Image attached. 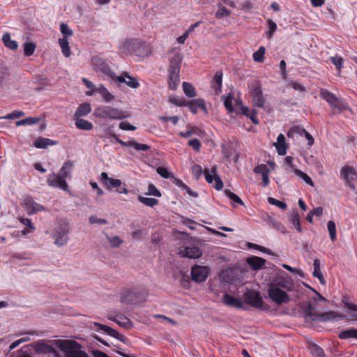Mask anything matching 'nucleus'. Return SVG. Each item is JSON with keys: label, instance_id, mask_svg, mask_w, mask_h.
Instances as JSON below:
<instances>
[{"label": "nucleus", "instance_id": "4d7b16f0", "mask_svg": "<svg viewBox=\"0 0 357 357\" xmlns=\"http://www.w3.org/2000/svg\"><path fill=\"white\" fill-rule=\"evenodd\" d=\"M311 353L317 357H324V351L322 348L315 344L311 347Z\"/></svg>", "mask_w": 357, "mask_h": 357}, {"label": "nucleus", "instance_id": "7ed1b4c3", "mask_svg": "<svg viewBox=\"0 0 357 357\" xmlns=\"http://www.w3.org/2000/svg\"><path fill=\"white\" fill-rule=\"evenodd\" d=\"M181 61V59L178 55L174 56L170 61L168 69V84L169 88L172 90H176L180 83Z\"/></svg>", "mask_w": 357, "mask_h": 357}, {"label": "nucleus", "instance_id": "338daca9", "mask_svg": "<svg viewBox=\"0 0 357 357\" xmlns=\"http://www.w3.org/2000/svg\"><path fill=\"white\" fill-rule=\"evenodd\" d=\"M188 145L191 146L195 151L199 152L201 148V143L197 139H192L188 142Z\"/></svg>", "mask_w": 357, "mask_h": 357}, {"label": "nucleus", "instance_id": "a18cd8bd", "mask_svg": "<svg viewBox=\"0 0 357 357\" xmlns=\"http://www.w3.org/2000/svg\"><path fill=\"white\" fill-rule=\"evenodd\" d=\"M264 220L267 221L271 225H272L274 228L277 229L278 230H281V228L282 227V224L276 220L275 218H272L270 215L266 213L265 216L264 217Z\"/></svg>", "mask_w": 357, "mask_h": 357}, {"label": "nucleus", "instance_id": "5fc2aeb1", "mask_svg": "<svg viewBox=\"0 0 357 357\" xmlns=\"http://www.w3.org/2000/svg\"><path fill=\"white\" fill-rule=\"evenodd\" d=\"M268 202L270 204L275 205L282 210H285L287 207L285 202L278 200L273 197H268Z\"/></svg>", "mask_w": 357, "mask_h": 357}, {"label": "nucleus", "instance_id": "6ab92c4d", "mask_svg": "<svg viewBox=\"0 0 357 357\" xmlns=\"http://www.w3.org/2000/svg\"><path fill=\"white\" fill-rule=\"evenodd\" d=\"M100 176L102 184L108 189L118 188L122 185L120 179L109 178L106 172H102Z\"/></svg>", "mask_w": 357, "mask_h": 357}, {"label": "nucleus", "instance_id": "0e129e2a", "mask_svg": "<svg viewBox=\"0 0 357 357\" xmlns=\"http://www.w3.org/2000/svg\"><path fill=\"white\" fill-rule=\"evenodd\" d=\"M108 241L112 247H119L122 243V240L117 236L113 237L107 236Z\"/></svg>", "mask_w": 357, "mask_h": 357}, {"label": "nucleus", "instance_id": "c9c22d12", "mask_svg": "<svg viewBox=\"0 0 357 357\" xmlns=\"http://www.w3.org/2000/svg\"><path fill=\"white\" fill-rule=\"evenodd\" d=\"M2 40L5 46L9 48L10 50H14L17 48V43L15 40H13L11 39L10 35L9 33H6L3 34Z\"/></svg>", "mask_w": 357, "mask_h": 357}, {"label": "nucleus", "instance_id": "393cba45", "mask_svg": "<svg viewBox=\"0 0 357 357\" xmlns=\"http://www.w3.org/2000/svg\"><path fill=\"white\" fill-rule=\"evenodd\" d=\"M222 72L217 71L211 81V87L214 90L215 94H220L222 91Z\"/></svg>", "mask_w": 357, "mask_h": 357}, {"label": "nucleus", "instance_id": "69168bd1", "mask_svg": "<svg viewBox=\"0 0 357 357\" xmlns=\"http://www.w3.org/2000/svg\"><path fill=\"white\" fill-rule=\"evenodd\" d=\"M170 101L172 104H174L176 106H178V107L188 106V102H189L185 99H181L178 98H174L171 99Z\"/></svg>", "mask_w": 357, "mask_h": 357}, {"label": "nucleus", "instance_id": "6e6552de", "mask_svg": "<svg viewBox=\"0 0 357 357\" xmlns=\"http://www.w3.org/2000/svg\"><path fill=\"white\" fill-rule=\"evenodd\" d=\"M132 54L138 57H144L150 54L147 44L138 39H132Z\"/></svg>", "mask_w": 357, "mask_h": 357}, {"label": "nucleus", "instance_id": "bf43d9fd", "mask_svg": "<svg viewBox=\"0 0 357 357\" xmlns=\"http://www.w3.org/2000/svg\"><path fill=\"white\" fill-rule=\"evenodd\" d=\"M60 31L63 35V37H68L73 35V31L65 23H61L60 24Z\"/></svg>", "mask_w": 357, "mask_h": 357}, {"label": "nucleus", "instance_id": "aec40b11", "mask_svg": "<svg viewBox=\"0 0 357 357\" xmlns=\"http://www.w3.org/2000/svg\"><path fill=\"white\" fill-rule=\"evenodd\" d=\"M251 96L252 97V101L255 105L260 108L264 107L265 99L260 87L255 86L251 91Z\"/></svg>", "mask_w": 357, "mask_h": 357}, {"label": "nucleus", "instance_id": "680f3d73", "mask_svg": "<svg viewBox=\"0 0 357 357\" xmlns=\"http://www.w3.org/2000/svg\"><path fill=\"white\" fill-rule=\"evenodd\" d=\"M284 163L287 165L286 169L289 172H294V169H298L297 168L294 167L293 164V158L291 156H287L284 158Z\"/></svg>", "mask_w": 357, "mask_h": 357}, {"label": "nucleus", "instance_id": "473e14b6", "mask_svg": "<svg viewBox=\"0 0 357 357\" xmlns=\"http://www.w3.org/2000/svg\"><path fill=\"white\" fill-rule=\"evenodd\" d=\"M59 44L61 49V52L66 57H69L70 56V50L69 47V43L67 37H63L59 39Z\"/></svg>", "mask_w": 357, "mask_h": 357}, {"label": "nucleus", "instance_id": "de8ad7c7", "mask_svg": "<svg viewBox=\"0 0 357 357\" xmlns=\"http://www.w3.org/2000/svg\"><path fill=\"white\" fill-rule=\"evenodd\" d=\"M138 200L145 204L146 206L153 207L154 206L157 205L158 203V200L155 198H149V197H144L142 196L138 197Z\"/></svg>", "mask_w": 357, "mask_h": 357}, {"label": "nucleus", "instance_id": "e2e57ef3", "mask_svg": "<svg viewBox=\"0 0 357 357\" xmlns=\"http://www.w3.org/2000/svg\"><path fill=\"white\" fill-rule=\"evenodd\" d=\"M146 194L149 195H153L158 197L161 196V193L153 184L149 185L148 192Z\"/></svg>", "mask_w": 357, "mask_h": 357}, {"label": "nucleus", "instance_id": "b1692460", "mask_svg": "<svg viewBox=\"0 0 357 357\" xmlns=\"http://www.w3.org/2000/svg\"><path fill=\"white\" fill-rule=\"evenodd\" d=\"M266 261V259L257 256H252L247 259V263L255 271L262 268Z\"/></svg>", "mask_w": 357, "mask_h": 357}, {"label": "nucleus", "instance_id": "2f4dec72", "mask_svg": "<svg viewBox=\"0 0 357 357\" xmlns=\"http://www.w3.org/2000/svg\"><path fill=\"white\" fill-rule=\"evenodd\" d=\"M320 260L319 259H315L313 261V276L314 278H318V280H319L320 283L322 284H324L326 281H325V279L324 278V275L321 271V269H320Z\"/></svg>", "mask_w": 357, "mask_h": 357}, {"label": "nucleus", "instance_id": "c03bdc74", "mask_svg": "<svg viewBox=\"0 0 357 357\" xmlns=\"http://www.w3.org/2000/svg\"><path fill=\"white\" fill-rule=\"evenodd\" d=\"M116 323L119 326L123 327L125 328H129L132 326L131 321L128 318L121 315L118 316V319Z\"/></svg>", "mask_w": 357, "mask_h": 357}, {"label": "nucleus", "instance_id": "6e6d98bb", "mask_svg": "<svg viewBox=\"0 0 357 357\" xmlns=\"http://www.w3.org/2000/svg\"><path fill=\"white\" fill-rule=\"evenodd\" d=\"M200 132H201L200 130H199L197 128H194L187 130L186 132H180L179 135L184 138H188L193 135H199Z\"/></svg>", "mask_w": 357, "mask_h": 357}, {"label": "nucleus", "instance_id": "052dcab7", "mask_svg": "<svg viewBox=\"0 0 357 357\" xmlns=\"http://www.w3.org/2000/svg\"><path fill=\"white\" fill-rule=\"evenodd\" d=\"M299 135L301 136H304L307 140V144L311 146L314 144V138L313 137L307 132L305 129H299Z\"/></svg>", "mask_w": 357, "mask_h": 357}, {"label": "nucleus", "instance_id": "774afa93", "mask_svg": "<svg viewBox=\"0 0 357 357\" xmlns=\"http://www.w3.org/2000/svg\"><path fill=\"white\" fill-rule=\"evenodd\" d=\"M89 221L90 224H107V220L104 218H99L96 216L91 215L89 218Z\"/></svg>", "mask_w": 357, "mask_h": 357}, {"label": "nucleus", "instance_id": "864d4df0", "mask_svg": "<svg viewBox=\"0 0 357 357\" xmlns=\"http://www.w3.org/2000/svg\"><path fill=\"white\" fill-rule=\"evenodd\" d=\"M327 228L331 239L334 241L336 239V227L335 222L332 220L328 221L327 223Z\"/></svg>", "mask_w": 357, "mask_h": 357}, {"label": "nucleus", "instance_id": "603ef678", "mask_svg": "<svg viewBox=\"0 0 357 357\" xmlns=\"http://www.w3.org/2000/svg\"><path fill=\"white\" fill-rule=\"evenodd\" d=\"M331 63L335 66L337 70H340L343 68L344 59L340 56L336 55L330 58Z\"/></svg>", "mask_w": 357, "mask_h": 357}, {"label": "nucleus", "instance_id": "4be33fe9", "mask_svg": "<svg viewBox=\"0 0 357 357\" xmlns=\"http://www.w3.org/2000/svg\"><path fill=\"white\" fill-rule=\"evenodd\" d=\"M271 285H277L280 289L282 288L288 291H292L294 287L293 281L289 277L279 278Z\"/></svg>", "mask_w": 357, "mask_h": 357}, {"label": "nucleus", "instance_id": "4468645a", "mask_svg": "<svg viewBox=\"0 0 357 357\" xmlns=\"http://www.w3.org/2000/svg\"><path fill=\"white\" fill-rule=\"evenodd\" d=\"M340 178L344 183L354 182L357 178V172L352 167L345 166L340 170Z\"/></svg>", "mask_w": 357, "mask_h": 357}, {"label": "nucleus", "instance_id": "4c0bfd02", "mask_svg": "<svg viewBox=\"0 0 357 357\" xmlns=\"http://www.w3.org/2000/svg\"><path fill=\"white\" fill-rule=\"evenodd\" d=\"M40 119L38 117H28L24 119H22L20 121H17L16 122L17 126H31L33 124H36L40 121Z\"/></svg>", "mask_w": 357, "mask_h": 357}, {"label": "nucleus", "instance_id": "f8f14e48", "mask_svg": "<svg viewBox=\"0 0 357 357\" xmlns=\"http://www.w3.org/2000/svg\"><path fill=\"white\" fill-rule=\"evenodd\" d=\"M111 136L115 139V140L123 146L132 147L137 151H148L150 147L145 144H140L135 141L124 142L119 138L118 135L112 133Z\"/></svg>", "mask_w": 357, "mask_h": 357}, {"label": "nucleus", "instance_id": "c85d7f7f", "mask_svg": "<svg viewBox=\"0 0 357 357\" xmlns=\"http://www.w3.org/2000/svg\"><path fill=\"white\" fill-rule=\"evenodd\" d=\"M56 144L57 142L54 140L42 137H38L33 142L34 146L38 149H45L48 146H53Z\"/></svg>", "mask_w": 357, "mask_h": 357}, {"label": "nucleus", "instance_id": "ddd939ff", "mask_svg": "<svg viewBox=\"0 0 357 357\" xmlns=\"http://www.w3.org/2000/svg\"><path fill=\"white\" fill-rule=\"evenodd\" d=\"M135 291L125 289L121 294V302L126 305H138Z\"/></svg>", "mask_w": 357, "mask_h": 357}, {"label": "nucleus", "instance_id": "2eb2a0df", "mask_svg": "<svg viewBox=\"0 0 357 357\" xmlns=\"http://www.w3.org/2000/svg\"><path fill=\"white\" fill-rule=\"evenodd\" d=\"M245 301L251 305L256 307H261L263 305V300L258 292L249 291L244 296Z\"/></svg>", "mask_w": 357, "mask_h": 357}, {"label": "nucleus", "instance_id": "72a5a7b5", "mask_svg": "<svg viewBox=\"0 0 357 357\" xmlns=\"http://www.w3.org/2000/svg\"><path fill=\"white\" fill-rule=\"evenodd\" d=\"M75 120L76 127L82 130H90L93 128V124L83 119H74Z\"/></svg>", "mask_w": 357, "mask_h": 357}, {"label": "nucleus", "instance_id": "7c9ffc66", "mask_svg": "<svg viewBox=\"0 0 357 357\" xmlns=\"http://www.w3.org/2000/svg\"><path fill=\"white\" fill-rule=\"evenodd\" d=\"M321 98L328 102L331 106L334 107H337V105L336 102H337V97L331 92L326 89H321Z\"/></svg>", "mask_w": 357, "mask_h": 357}, {"label": "nucleus", "instance_id": "a211bd4d", "mask_svg": "<svg viewBox=\"0 0 357 357\" xmlns=\"http://www.w3.org/2000/svg\"><path fill=\"white\" fill-rule=\"evenodd\" d=\"M254 172L257 174H261L262 178V185L266 187L270 183L269 173L270 170L265 164L257 165L254 168Z\"/></svg>", "mask_w": 357, "mask_h": 357}, {"label": "nucleus", "instance_id": "58836bf2", "mask_svg": "<svg viewBox=\"0 0 357 357\" xmlns=\"http://www.w3.org/2000/svg\"><path fill=\"white\" fill-rule=\"evenodd\" d=\"M183 90L184 93L189 98L196 96V92L194 86L188 82H183Z\"/></svg>", "mask_w": 357, "mask_h": 357}, {"label": "nucleus", "instance_id": "49530a36", "mask_svg": "<svg viewBox=\"0 0 357 357\" xmlns=\"http://www.w3.org/2000/svg\"><path fill=\"white\" fill-rule=\"evenodd\" d=\"M215 175H218L216 173L215 167H213L211 171L209 169L204 170V176L206 181L210 184L213 183L214 177L215 176Z\"/></svg>", "mask_w": 357, "mask_h": 357}, {"label": "nucleus", "instance_id": "c756f323", "mask_svg": "<svg viewBox=\"0 0 357 357\" xmlns=\"http://www.w3.org/2000/svg\"><path fill=\"white\" fill-rule=\"evenodd\" d=\"M91 112V105L88 102L82 103L77 108L74 114V119L85 116Z\"/></svg>", "mask_w": 357, "mask_h": 357}, {"label": "nucleus", "instance_id": "cd10ccee", "mask_svg": "<svg viewBox=\"0 0 357 357\" xmlns=\"http://www.w3.org/2000/svg\"><path fill=\"white\" fill-rule=\"evenodd\" d=\"M277 152L280 155H284L287 153V146L285 137L283 134H280L277 137V142L275 144Z\"/></svg>", "mask_w": 357, "mask_h": 357}, {"label": "nucleus", "instance_id": "f257e3e1", "mask_svg": "<svg viewBox=\"0 0 357 357\" xmlns=\"http://www.w3.org/2000/svg\"><path fill=\"white\" fill-rule=\"evenodd\" d=\"M94 115L100 119L111 120H121L130 116L128 112L109 105L99 106L95 109Z\"/></svg>", "mask_w": 357, "mask_h": 357}, {"label": "nucleus", "instance_id": "1a4fd4ad", "mask_svg": "<svg viewBox=\"0 0 357 357\" xmlns=\"http://www.w3.org/2000/svg\"><path fill=\"white\" fill-rule=\"evenodd\" d=\"M47 182L48 185L58 188L65 191L68 190V183L66 180L59 174H51L47 176Z\"/></svg>", "mask_w": 357, "mask_h": 357}, {"label": "nucleus", "instance_id": "ea45409f", "mask_svg": "<svg viewBox=\"0 0 357 357\" xmlns=\"http://www.w3.org/2000/svg\"><path fill=\"white\" fill-rule=\"evenodd\" d=\"M218 10L215 13L216 18L222 19L230 15L231 11L228 10L226 7H225L220 3L218 4Z\"/></svg>", "mask_w": 357, "mask_h": 357}, {"label": "nucleus", "instance_id": "0eeeda50", "mask_svg": "<svg viewBox=\"0 0 357 357\" xmlns=\"http://www.w3.org/2000/svg\"><path fill=\"white\" fill-rule=\"evenodd\" d=\"M313 307L310 303L307 305L305 310V316L310 317L313 321H333L337 317L334 312H328L321 314H317L312 312Z\"/></svg>", "mask_w": 357, "mask_h": 357}, {"label": "nucleus", "instance_id": "a878e982", "mask_svg": "<svg viewBox=\"0 0 357 357\" xmlns=\"http://www.w3.org/2000/svg\"><path fill=\"white\" fill-rule=\"evenodd\" d=\"M96 93H99L105 102H110L114 99V96L102 84L99 85L95 89Z\"/></svg>", "mask_w": 357, "mask_h": 357}, {"label": "nucleus", "instance_id": "412c9836", "mask_svg": "<svg viewBox=\"0 0 357 357\" xmlns=\"http://www.w3.org/2000/svg\"><path fill=\"white\" fill-rule=\"evenodd\" d=\"M222 302L226 305L238 309L242 308L243 306L241 299L235 298L229 294H225L223 295Z\"/></svg>", "mask_w": 357, "mask_h": 357}, {"label": "nucleus", "instance_id": "e433bc0d", "mask_svg": "<svg viewBox=\"0 0 357 357\" xmlns=\"http://www.w3.org/2000/svg\"><path fill=\"white\" fill-rule=\"evenodd\" d=\"M73 164L70 161H66L64 162L63 167L60 169V176H61L65 180L68 178L72 171Z\"/></svg>", "mask_w": 357, "mask_h": 357}, {"label": "nucleus", "instance_id": "9d476101", "mask_svg": "<svg viewBox=\"0 0 357 357\" xmlns=\"http://www.w3.org/2000/svg\"><path fill=\"white\" fill-rule=\"evenodd\" d=\"M208 276V269L205 266L195 265L191 268L192 280L196 282H202L206 280Z\"/></svg>", "mask_w": 357, "mask_h": 357}, {"label": "nucleus", "instance_id": "423d86ee", "mask_svg": "<svg viewBox=\"0 0 357 357\" xmlns=\"http://www.w3.org/2000/svg\"><path fill=\"white\" fill-rule=\"evenodd\" d=\"M268 294L272 301L278 305L290 301L288 294L284 290L277 287V285H271L268 288Z\"/></svg>", "mask_w": 357, "mask_h": 357}, {"label": "nucleus", "instance_id": "bb28decb", "mask_svg": "<svg viewBox=\"0 0 357 357\" xmlns=\"http://www.w3.org/2000/svg\"><path fill=\"white\" fill-rule=\"evenodd\" d=\"M132 39L121 41L119 45L121 54L128 56L132 54Z\"/></svg>", "mask_w": 357, "mask_h": 357}, {"label": "nucleus", "instance_id": "f03ea898", "mask_svg": "<svg viewBox=\"0 0 357 357\" xmlns=\"http://www.w3.org/2000/svg\"><path fill=\"white\" fill-rule=\"evenodd\" d=\"M59 349L64 353L65 357H89L81 349V345L74 340H66V342H59Z\"/></svg>", "mask_w": 357, "mask_h": 357}, {"label": "nucleus", "instance_id": "3c124183", "mask_svg": "<svg viewBox=\"0 0 357 357\" xmlns=\"http://www.w3.org/2000/svg\"><path fill=\"white\" fill-rule=\"evenodd\" d=\"M267 25L268 27V31L266 33V36H267L268 38H272L274 33L277 30V24L272 20L268 19L267 20Z\"/></svg>", "mask_w": 357, "mask_h": 357}, {"label": "nucleus", "instance_id": "09e8293b", "mask_svg": "<svg viewBox=\"0 0 357 357\" xmlns=\"http://www.w3.org/2000/svg\"><path fill=\"white\" fill-rule=\"evenodd\" d=\"M265 48L261 46L259 50L253 54V59L257 62H263L264 60Z\"/></svg>", "mask_w": 357, "mask_h": 357}, {"label": "nucleus", "instance_id": "dca6fc26", "mask_svg": "<svg viewBox=\"0 0 357 357\" xmlns=\"http://www.w3.org/2000/svg\"><path fill=\"white\" fill-rule=\"evenodd\" d=\"M179 254L183 257L197 259L202 255V252L197 247H183L179 250Z\"/></svg>", "mask_w": 357, "mask_h": 357}, {"label": "nucleus", "instance_id": "8fccbe9b", "mask_svg": "<svg viewBox=\"0 0 357 357\" xmlns=\"http://www.w3.org/2000/svg\"><path fill=\"white\" fill-rule=\"evenodd\" d=\"M36 50V45L33 43H26L24 44V54L27 56L33 54Z\"/></svg>", "mask_w": 357, "mask_h": 357}, {"label": "nucleus", "instance_id": "a19ab883", "mask_svg": "<svg viewBox=\"0 0 357 357\" xmlns=\"http://www.w3.org/2000/svg\"><path fill=\"white\" fill-rule=\"evenodd\" d=\"M290 222L294 226L296 229L301 232L302 231V227L300 222V216L298 212H294L290 217Z\"/></svg>", "mask_w": 357, "mask_h": 357}, {"label": "nucleus", "instance_id": "79ce46f5", "mask_svg": "<svg viewBox=\"0 0 357 357\" xmlns=\"http://www.w3.org/2000/svg\"><path fill=\"white\" fill-rule=\"evenodd\" d=\"M225 195L233 202L234 204H238L243 206L244 203L242 199L235 193L231 192L229 190H225Z\"/></svg>", "mask_w": 357, "mask_h": 357}, {"label": "nucleus", "instance_id": "f704fd0d", "mask_svg": "<svg viewBox=\"0 0 357 357\" xmlns=\"http://www.w3.org/2000/svg\"><path fill=\"white\" fill-rule=\"evenodd\" d=\"M339 337L342 340L349 338L357 339V329L354 328H350L349 329L342 331L339 334Z\"/></svg>", "mask_w": 357, "mask_h": 357}, {"label": "nucleus", "instance_id": "f3484780", "mask_svg": "<svg viewBox=\"0 0 357 357\" xmlns=\"http://www.w3.org/2000/svg\"><path fill=\"white\" fill-rule=\"evenodd\" d=\"M116 79L120 83H125L132 89H137L139 86L137 79L131 77L127 72L123 73L120 76H116Z\"/></svg>", "mask_w": 357, "mask_h": 357}, {"label": "nucleus", "instance_id": "37998d69", "mask_svg": "<svg viewBox=\"0 0 357 357\" xmlns=\"http://www.w3.org/2000/svg\"><path fill=\"white\" fill-rule=\"evenodd\" d=\"M294 173L296 176L303 179L307 184L311 186H314V183L311 178L303 172L301 171L300 169H294Z\"/></svg>", "mask_w": 357, "mask_h": 357}, {"label": "nucleus", "instance_id": "20e7f679", "mask_svg": "<svg viewBox=\"0 0 357 357\" xmlns=\"http://www.w3.org/2000/svg\"><path fill=\"white\" fill-rule=\"evenodd\" d=\"M59 342H66V340H38L34 343L33 348L38 354H52L55 357H59L56 349H59Z\"/></svg>", "mask_w": 357, "mask_h": 357}, {"label": "nucleus", "instance_id": "9b49d317", "mask_svg": "<svg viewBox=\"0 0 357 357\" xmlns=\"http://www.w3.org/2000/svg\"><path fill=\"white\" fill-rule=\"evenodd\" d=\"M24 204L29 215H32L37 212L46 210L43 206L36 202L31 197H26L24 200Z\"/></svg>", "mask_w": 357, "mask_h": 357}, {"label": "nucleus", "instance_id": "5701e85b", "mask_svg": "<svg viewBox=\"0 0 357 357\" xmlns=\"http://www.w3.org/2000/svg\"><path fill=\"white\" fill-rule=\"evenodd\" d=\"M188 107L190 112L193 114H196L199 109L206 111V106L205 101L203 99H194L188 102Z\"/></svg>", "mask_w": 357, "mask_h": 357}, {"label": "nucleus", "instance_id": "39448f33", "mask_svg": "<svg viewBox=\"0 0 357 357\" xmlns=\"http://www.w3.org/2000/svg\"><path fill=\"white\" fill-rule=\"evenodd\" d=\"M68 225L65 222L59 223L55 227L52 234L54 244L59 247L66 245L68 241Z\"/></svg>", "mask_w": 357, "mask_h": 357}, {"label": "nucleus", "instance_id": "13d9d810", "mask_svg": "<svg viewBox=\"0 0 357 357\" xmlns=\"http://www.w3.org/2000/svg\"><path fill=\"white\" fill-rule=\"evenodd\" d=\"M24 113L22 111H13L11 113L8 114L7 115L2 116L3 119H19L23 116Z\"/></svg>", "mask_w": 357, "mask_h": 357}]
</instances>
